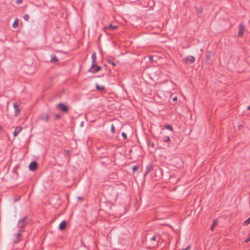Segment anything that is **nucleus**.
Wrapping results in <instances>:
<instances>
[{"instance_id":"obj_1","label":"nucleus","mask_w":250,"mask_h":250,"mask_svg":"<svg viewBox=\"0 0 250 250\" xmlns=\"http://www.w3.org/2000/svg\"><path fill=\"white\" fill-rule=\"evenodd\" d=\"M29 222V220L27 216H25L18 221L17 226L20 229H24V228L27 225Z\"/></svg>"},{"instance_id":"obj_2","label":"nucleus","mask_w":250,"mask_h":250,"mask_svg":"<svg viewBox=\"0 0 250 250\" xmlns=\"http://www.w3.org/2000/svg\"><path fill=\"white\" fill-rule=\"evenodd\" d=\"M57 107L62 112L67 113L68 111V106L64 103H59L57 105Z\"/></svg>"},{"instance_id":"obj_3","label":"nucleus","mask_w":250,"mask_h":250,"mask_svg":"<svg viewBox=\"0 0 250 250\" xmlns=\"http://www.w3.org/2000/svg\"><path fill=\"white\" fill-rule=\"evenodd\" d=\"M24 231V229H19L16 234V237L13 240L14 243H18L21 240V233Z\"/></svg>"},{"instance_id":"obj_4","label":"nucleus","mask_w":250,"mask_h":250,"mask_svg":"<svg viewBox=\"0 0 250 250\" xmlns=\"http://www.w3.org/2000/svg\"><path fill=\"white\" fill-rule=\"evenodd\" d=\"M102 69V67L96 65L95 67H92V65H91L90 68L88 70V72H90L92 73H96V72L101 70Z\"/></svg>"},{"instance_id":"obj_5","label":"nucleus","mask_w":250,"mask_h":250,"mask_svg":"<svg viewBox=\"0 0 250 250\" xmlns=\"http://www.w3.org/2000/svg\"><path fill=\"white\" fill-rule=\"evenodd\" d=\"M195 61L194 57L192 56H188L185 59V62L187 64H191Z\"/></svg>"},{"instance_id":"obj_6","label":"nucleus","mask_w":250,"mask_h":250,"mask_svg":"<svg viewBox=\"0 0 250 250\" xmlns=\"http://www.w3.org/2000/svg\"><path fill=\"white\" fill-rule=\"evenodd\" d=\"M38 167V163L36 161L31 162L29 165V168L31 171L35 170Z\"/></svg>"},{"instance_id":"obj_7","label":"nucleus","mask_w":250,"mask_h":250,"mask_svg":"<svg viewBox=\"0 0 250 250\" xmlns=\"http://www.w3.org/2000/svg\"><path fill=\"white\" fill-rule=\"evenodd\" d=\"M153 169V164H149L146 167V170L144 174V177L146 176Z\"/></svg>"},{"instance_id":"obj_8","label":"nucleus","mask_w":250,"mask_h":250,"mask_svg":"<svg viewBox=\"0 0 250 250\" xmlns=\"http://www.w3.org/2000/svg\"><path fill=\"white\" fill-rule=\"evenodd\" d=\"M13 107L15 110V114L16 116H18L21 113V110L19 107V105L17 103H14L13 104Z\"/></svg>"},{"instance_id":"obj_9","label":"nucleus","mask_w":250,"mask_h":250,"mask_svg":"<svg viewBox=\"0 0 250 250\" xmlns=\"http://www.w3.org/2000/svg\"><path fill=\"white\" fill-rule=\"evenodd\" d=\"M66 224L67 222L66 221H62L59 226V229L61 230H63L65 229L66 227Z\"/></svg>"},{"instance_id":"obj_10","label":"nucleus","mask_w":250,"mask_h":250,"mask_svg":"<svg viewBox=\"0 0 250 250\" xmlns=\"http://www.w3.org/2000/svg\"><path fill=\"white\" fill-rule=\"evenodd\" d=\"M49 117V115L45 113L42 114L39 117L40 119L45 122H47L48 120Z\"/></svg>"},{"instance_id":"obj_11","label":"nucleus","mask_w":250,"mask_h":250,"mask_svg":"<svg viewBox=\"0 0 250 250\" xmlns=\"http://www.w3.org/2000/svg\"><path fill=\"white\" fill-rule=\"evenodd\" d=\"M118 28V26L116 25H113L111 24H109L108 26H105L104 29L105 30H110L111 31H113L115 29Z\"/></svg>"},{"instance_id":"obj_12","label":"nucleus","mask_w":250,"mask_h":250,"mask_svg":"<svg viewBox=\"0 0 250 250\" xmlns=\"http://www.w3.org/2000/svg\"><path fill=\"white\" fill-rule=\"evenodd\" d=\"M92 58V67H95L96 66V54L95 52H94L91 56Z\"/></svg>"},{"instance_id":"obj_13","label":"nucleus","mask_w":250,"mask_h":250,"mask_svg":"<svg viewBox=\"0 0 250 250\" xmlns=\"http://www.w3.org/2000/svg\"><path fill=\"white\" fill-rule=\"evenodd\" d=\"M244 27L242 24H240L239 26V31L238 33V37H242L244 33Z\"/></svg>"},{"instance_id":"obj_14","label":"nucleus","mask_w":250,"mask_h":250,"mask_svg":"<svg viewBox=\"0 0 250 250\" xmlns=\"http://www.w3.org/2000/svg\"><path fill=\"white\" fill-rule=\"evenodd\" d=\"M22 128L20 126H17L14 131V136H17L18 134L21 131Z\"/></svg>"},{"instance_id":"obj_15","label":"nucleus","mask_w":250,"mask_h":250,"mask_svg":"<svg viewBox=\"0 0 250 250\" xmlns=\"http://www.w3.org/2000/svg\"><path fill=\"white\" fill-rule=\"evenodd\" d=\"M156 237L155 235H153L152 236L150 240L151 241H154L155 242L154 243H153V247H154L155 246H157L158 245V242H159V241L156 242Z\"/></svg>"},{"instance_id":"obj_16","label":"nucleus","mask_w":250,"mask_h":250,"mask_svg":"<svg viewBox=\"0 0 250 250\" xmlns=\"http://www.w3.org/2000/svg\"><path fill=\"white\" fill-rule=\"evenodd\" d=\"M196 11L197 14L202 13L203 11V8L201 5L196 7Z\"/></svg>"},{"instance_id":"obj_17","label":"nucleus","mask_w":250,"mask_h":250,"mask_svg":"<svg viewBox=\"0 0 250 250\" xmlns=\"http://www.w3.org/2000/svg\"><path fill=\"white\" fill-rule=\"evenodd\" d=\"M210 55H211V53L209 51H208L206 55V61L208 63H209V61H210Z\"/></svg>"},{"instance_id":"obj_18","label":"nucleus","mask_w":250,"mask_h":250,"mask_svg":"<svg viewBox=\"0 0 250 250\" xmlns=\"http://www.w3.org/2000/svg\"><path fill=\"white\" fill-rule=\"evenodd\" d=\"M95 86H96V88L97 90L103 91V90H104L105 87L104 86L99 85L97 83L96 84Z\"/></svg>"},{"instance_id":"obj_19","label":"nucleus","mask_w":250,"mask_h":250,"mask_svg":"<svg viewBox=\"0 0 250 250\" xmlns=\"http://www.w3.org/2000/svg\"><path fill=\"white\" fill-rule=\"evenodd\" d=\"M50 61L52 62H56L58 61V60L55 55H52L51 56V59Z\"/></svg>"},{"instance_id":"obj_20","label":"nucleus","mask_w":250,"mask_h":250,"mask_svg":"<svg viewBox=\"0 0 250 250\" xmlns=\"http://www.w3.org/2000/svg\"><path fill=\"white\" fill-rule=\"evenodd\" d=\"M19 25V20L16 19L13 23V27L15 28H17Z\"/></svg>"},{"instance_id":"obj_21","label":"nucleus","mask_w":250,"mask_h":250,"mask_svg":"<svg viewBox=\"0 0 250 250\" xmlns=\"http://www.w3.org/2000/svg\"><path fill=\"white\" fill-rule=\"evenodd\" d=\"M217 220H214L213 222V223H212V225H211V226L210 227V229L212 231L214 230V229L215 227L217 225Z\"/></svg>"},{"instance_id":"obj_22","label":"nucleus","mask_w":250,"mask_h":250,"mask_svg":"<svg viewBox=\"0 0 250 250\" xmlns=\"http://www.w3.org/2000/svg\"><path fill=\"white\" fill-rule=\"evenodd\" d=\"M165 128L169 130L170 131L173 130V127L171 125H167L165 126Z\"/></svg>"},{"instance_id":"obj_23","label":"nucleus","mask_w":250,"mask_h":250,"mask_svg":"<svg viewBox=\"0 0 250 250\" xmlns=\"http://www.w3.org/2000/svg\"><path fill=\"white\" fill-rule=\"evenodd\" d=\"M107 62L109 64H111V65H113V66H116V64L115 62H114L113 61V60H112L111 59H108L107 60Z\"/></svg>"},{"instance_id":"obj_24","label":"nucleus","mask_w":250,"mask_h":250,"mask_svg":"<svg viewBox=\"0 0 250 250\" xmlns=\"http://www.w3.org/2000/svg\"><path fill=\"white\" fill-rule=\"evenodd\" d=\"M163 141L165 142H168L170 141V138L168 136H166L163 138Z\"/></svg>"},{"instance_id":"obj_25","label":"nucleus","mask_w":250,"mask_h":250,"mask_svg":"<svg viewBox=\"0 0 250 250\" xmlns=\"http://www.w3.org/2000/svg\"><path fill=\"white\" fill-rule=\"evenodd\" d=\"M250 223V217L247 219L244 222V226H247Z\"/></svg>"},{"instance_id":"obj_26","label":"nucleus","mask_w":250,"mask_h":250,"mask_svg":"<svg viewBox=\"0 0 250 250\" xmlns=\"http://www.w3.org/2000/svg\"><path fill=\"white\" fill-rule=\"evenodd\" d=\"M23 19L25 21H29V15L28 14H25L24 15V17H23Z\"/></svg>"},{"instance_id":"obj_27","label":"nucleus","mask_w":250,"mask_h":250,"mask_svg":"<svg viewBox=\"0 0 250 250\" xmlns=\"http://www.w3.org/2000/svg\"><path fill=\"white\" fill-rule=\"evenodd\" d=\"M138 168H139L138 166H134L132 167L133 172H135V171H137L138 170Z\"/></svg>"},{"instance_id":"obj_28","label":"nucleus","mask_w":250,"mask_h":250,"mask_svg":"<svg viewBox=\"0 0 250 250\" xmlns=\"http://www.w3.org/2000/svg\"><path fill=\"white\" fill-rule=\"evenodd\" d=\"M111 131L112 133H114L115 132V126L113 124H112L111 125Z\"/></svg>"},{"instance_id":"obj_29","label":"nucleus","mask_w":250,"mask_h":250,"mask_svg":"<svg viewBox=\"0 0 250 250\" xmlns=\"http://www.w3.org/2000/svg\"><path fill=\"white\" fill-rule=\"evenodd\" d=\"M148 145L149 146H151V147H154V143L151 142V141H148Z\"/></svg>"},{"instance_id":"obj_30","label":"nucleus","mask_w":250,"mask_h":250,"mask_svg":"<svg viewBox=\"0 0 250 250\" xmlns=\"http://www.w3.org/2000/svg\"><path fill=\"white\" fill-rule=\"evenodd\" d=\"M122 136L125 140L127 139V135L125 132L122 133Z\"/></svg>"},{"instance_id":"obj_31","label":"nucleus","mask_w":250,"mask_h":250,"mask_svg":"<svg viewBox=\"0 0 250 250\" xmlns=\"http://www.w3.org/2000/svg\"><path fill=\"white\" fill-rule=\"evenodd\" d=\"M191 249V246L190 245H188L187 248L185 249H183V250H190Z\"/></svg>"},{"instance_id":"obj_32","label":"nucleus","mask_w":250,"mask_h":250,"mask_svg":"<svg viewBox=\"0 0 250 250\" xmlns=\"http://www.w3.org/2000/svg\"><path fill=\"white\" fill-rule=\"evenodd\" d=\"M55 118L56 119H59L61 118V116L59 114H56L55 115Z\"/></svg>"},{"instance_id":"obj_33","label":"nucleus","mask_w":250,"mask_h":250,"mask_svg":"<svg viewBox=\"0 0 250 250\" xmlns=\"http://www.w3.org/2000/svg\"><path fill=\"white\" fill-rule=\"evenodd\" d=\"M22 0H17V1H16V3L17 4H21L22 3Z\"/></svg>"},{"instance_id":"obj_34","label":"nucleus","mask_w":250,"mask_h":250,"mask_svg":"<svg viewBox=\"0 0 250 250\" xmlns=\"http://www.w3.org/2000/svg\"><path fill=\"white\" fill-rule=\"evenodd\" d=\"M250 241V236L245 240V242L247 243Z\"/></svg>"},{"instance_id":"obj_35","label":"nucleus","mask_w":250,"mask_h":250,"mask_svg":"<svg viewBox=\"0 0 250 250\" xmlns=\"http://www.w3.org/2000/svg\"><path fill=\"white\" fill-rule=\"evenodd\" d=\"M173 101H176L177 100V97L175 96L172 98Z\"/></svg>"},{"instance_id":"obj_36","label":"nucleus","mask_w":250,"mask_h":250,"mask_svg":"<svg viewBox=\"0 0 250 250\" xmlns=\"http://www.w3.org/2000/svg\"><path fill=\"white\" fill-rule=\"evenodd\" d=\"M78 199L81 200H83V197H78Z\"/></svg>"},{"instance_id":"obj_37","label":"nucleus","mask_w":250,"mask_h":250,"mask_svg":"<svg viewBox=\"0 0 250 250\" xmlns=\"http://www.w3.org/2000/svg\"><path fill=\"white\" fill-rule=\"evenodd\" d=\"M149 60H152V56H149Z\"/></svg>"},{"instance_id":"obj_38","label":"nucleus","mask_w":250,"mask_h":250,"mask_svg":"<svg viewBox=\"0 0 250 250\" xmlns=\"http://www.w3.org/2000/svg\"><path fill=\"white\" fill-rule=\"evenodd\" d=\"M248 110H250V105L248 107Z\"/></svg>"},{"instance_id":"obj_39","label":"nucleus","mask_w":250,"mask_h":250,"mask_svg":"<svg viewBox=\"0 0 250 250\" xmlns=\"http://www.w3.org/2000/svg\"><path fill=\"white\" fill-rule=\"evenodd\" d=\"M97 77V76H92V77H93V78H96V77ZM98 77H99L100 76H98Z\"/></svg>"},{"instance_id":"obj_40","label":"nucleus","mask_w":250,"mask_h":250,"mask_svg":"<svg viewBox=\"0 0 250 250\" xmlns=\"http://www.w3.org/2000/svg\"><path fill=\"white\" fill-rule=\"evenodd\" d=\"M2 129V127L0 125V131H1V130Z\"/></svg>"}]
</instances>
